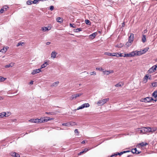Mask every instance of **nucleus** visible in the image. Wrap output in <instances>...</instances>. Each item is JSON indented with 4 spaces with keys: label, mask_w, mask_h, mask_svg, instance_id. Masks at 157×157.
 <instances>
[{
    "label": "nucleus",
    "mask_w": 157,
    "mask_h": 157,
    "mask_svg": "<svg viewBox=\"0 0 157 157\" xmlns=\"http://www.w3.org/2000/svg\"><path fill=\"white\" fill-rule=\"evenodd\" d=\"M109 100V98H107L104 99L102 100H100L97 102V104L99 105H103Z\"/></svg>",
    "instance_id": "nucleus-1"
},
{
    "label": "nucleus",
    "mask_w": 157,
    "mask_h": 157,
    "mask_svg": "<svg viewBox=\"0 0 157 157\" xmlns=\"http://www.w3.org/2000/svg\"><path fill=\"white\" fill-rule=\"evenodd\" d=\"M103 3L105 6H109L112 4V2L111 0H103Z\"/></svg>",
    "instance_id": "nucleus-2"
},
{
    "label": "nucleus",
    "mask_w": 157,
    "mask_h": 157,
    "mask_svg": "<svg viewBox=\"0 0 157 157\" xmlns=\"http://www.w3.org/2000/svg\"><path fill=\"white\" fill-rule=\"evenodd\" d=\"M152 100H154L152 97H147L144 98L142 101L146 103L150 102Z\"/></svg>",
    "instance_id": "nucleus-3"
},
{
    "label": "nucleus",
    "mask_w": 157,
    "mask_h": 157,
    "mask_svg": "<svg viewBox=\"0 0 157 157\" xmlns=\"http://www.w3.org/2000/svg\"><path fill=\"white\" fill-rule=\"evenodd\" d=\"M53 118L49 117H43L42 120H43V122H46L48 121L51 120H53Z\"/></svg>",
    "instance_id": "nucleus-4"
},
{
    "label": "nucleus",
    "mask_w": 157,
    "mask_h": 157,
    "mask_svg": "<svg viewBox=\"0 0 157 157\" xmlns=\"http://www.w3.org/2000/svg\"><path fill=\"white\" fill-rule=\"evenodd\" d=\"M140 134H144L145 130L144 129V127H143L141 128L138 129V130L137 131Z\"/></svg>",
    "instance_id": "nucleus-5"
},
{
    "label": "nucleus",
    "mask_w": 157,
    "mask_h": 157,
    "mask_svg": "<svg viewBox=\"0 0 157 157\" xmlns=\"http://www.w3.org/2000/svg\"><path fill=\"white\" fill-rule=\"evenodd\" d=\"M41 71L40 69H36L33 70L31 74L33 75H35L36 74L38 73Z\"/></svg>",
    "instance_id": "nucleus-6"
},
{
    "label": "nucleus",
    "mask_w": 157,
    "mask_h": 157,
    "mask_svg": "<svg viewBox=\"0 0 157 157\" xmlns=\"http://www.w3.org/2000/svg\"><path fill=\"white\" fill-rule=\"evenodd\" d=\"M9 7L7 6H3L0 10V13H2L5 11V10H6L8 9Z\"/></svg>",
    "instance_id": "nucleus-7"
},
{
    "label": "nucleus",
    "mask_w": 157,
    "mask_h": 157,
    "mask_svg": "<svg viewBox=\"0 0 157 157\" xmlns=\"http://www.w3.org/2000/svg\"><path fill=\"white\" fill-rule=\"evenodd\" d=\"M42 118L40 119L36 118L34 119L35 123H43V120H42Z\"/></svg>",
    "instance_id": "nucleus-8"
},
{
    "label": "nucleus",
    "mask_w": 157,
    "mask_h": 157,
    "mask_svg": "<svg viewBox=\"0 0 157 157\" xmlns=\"http://www.w3.org/2000/svg\"><path fill=\"white\" fill-rule=\"evenodd\" d=\"M144 129L145 130V133L146 132H151V127H144Z\"/></svg>",
    "instance_id": "nucleus-9"
},
{
    "label": "nucleus",
    "mask_w": 157,
    "mask_h": 157,
    "mask_svg": "<svg viewBox=\"0 0 157 157\" xmlns=\"http://www.w3.org/2000/svg\"><path fill=\"white\" fill-rule=\"evenodd\" d=\"M131 152L132 153H136V154H140L141 152L140 151H137L136 149V148H135L134 149H132Z\"/></svg>",
    "instance_id": "nucleus-10"
},
{
    "label": "nucleus",
    "mask_w": 157,
    "mask_h": 157,
    "mask_svg": "<svg viewBox=\"0 0 157 157\" xmlns=\"http://www.w3.org/2000/svg\"><path fill=\"white\" fill-rule=\"evenodd\" d=\"M88 151V149L87 148H85L82 151H81L79 153L78 155H82V154L83 153H85L86 152Z\"/></svg>",
    "instance_id": "nucleus-11"
},
{
    "label": "nucleus",
    "mask_w": 157,
    "mask_h": 157,
    "mask_svg": "<svg viewBox=\"0 0 157 157\" xmlns=\"http://www.w3.org/2000/svg\"><path fill=\"white\" fill-rule=\"evenodd\" d=\"M134 38V34L132 33H131L130 34V36L129 37L128 40L129 41L132 42Z\"/></svg>",
    "instance_id": "nucleus-12"
},
{
    "label": "nucleus",
    "mask_w": 157,
    "mask_h": 157,
    "mask_svg": "<svg viewBox=\"0 0 157 157\" xmlns=\"http://www.w3.org/2000/svg\"><path fill=\"white\" fill-rule=\"evenodd\" d=\"M48 65V63L47 62H45L44 63L42 64L41 66L40 69L42 68H44Z\"/></svg>",
    "instance_id": "nucleus-13"
},
{
    "label": "nucleus",
    "mask_w": 157,
    "mask_h": 157,
    "mask_svg": "<svg viewBox=\"0 0 157 157\" xmlns=\"http://www.w3.org/2000/svg\"><path fill=\"white\" fill-rule=\"evenodd\" d=\"M57 55V53L55 51H53L51 53V57L53 58H56V56Z\"/></svg>",
    "instance_id": "nucleus-14"
},
{
    "label": "nucleus",
    "mask_w": 157,
    "mask_h": 157,
    "mask_svg": "<svg viewBox=\"0 0 157 157\" xmlns=\"http://www.w3.org/2000/svg\"><path fill=\"white\" fill-rule=\"evenodd\" d=\"M149 49V48L146 47L144 48L143 50L141 51V52L142 53V55L145 53Z\"/></svg>",
    "instance_id": "nucleus-15"
},
{
    "label": "nucleus",
    "mask_w": 157,
    "mask_h": 157,
    "mask_svg": "<svg viewBox=\"0 0 157 157\" xmlns=\"http://www.w3.org/2000/svg\"><path fill=\"white\" fill-rule=\"evenodd\" d=\"M103 72L104 73V74L108 75L110 73H113V70L105 71H103Z\"/></svg>",
    "instance_id": "nucleus-16"
},
{
    "label": "nucleus",
    "mask_w": 157,
    "mask_h": 157,
    "mask_svg": "<svg viewBox=\"0 0 157 157\" xmlns=\"http://www.w3.org/2000/svg\"><path fill=\"white\" fill-rule=\"evenodd\" d=\"M6 113L5 112H3L0 113V118H2L4 117H6Z\"/></svg>",
    "instance_id": "nucleus-17"
},
{
    "label": "nucleus",
    "mask_w": 157,
    "mask_h": 157,
    "mask_svg": "<svg viewBox=\"0 0 157 157\" xmlns=\"http://www.w3.org/2000/svg\"><path fill=\"white\" fill-rule=\"evenodd\" d=\"M97 35L96 33H93L92 34L90 35V37L91 39L94 38Z\"/></svg>",
    "instance_id": "nucleus-18"
},
{
    "label": "nucleus",
    "mask_w": 157,
    "mask_h": 157,
    "mask_svg": "<svg viewBox=\"0 0 157 157\" xmlns=\"http://www.w3.org/2000/svg\"><path fill=\"white\" fill-rule=\"evenodd\" d=\"M62 124L63 126L68 127L72 125V124L71 122L63 123Z\"/></svg>",
    "instance_id": "nucleus-19"
},
{
    "label": "nucleus",
    "mask_w": 157,
    "mask_h": 157,
    "mask_svg": "<svg viewBox=\"0 0 157 157\" xmlns=\"http://www.w3.org/2000/svg\"><path fill=\"white\" fill-rule=\"evenodd\" d=\"M149 76L148 75H146L144 78V81L145 83H146L147 82V79L148 78Z\"/></svg>",
    "instance_id": "nucleus-20"
},
{
    "label": "nucleus",
    "mask_w": 157,
    "mask_h": 157,
    "mask_svg": "<svg viewBox=\"0 0 157 157\" xmlns=\"http://www.w3.org/2000/svg\"><path fill=\"white\" fill-rule=\"evenodd\" d=\"M136 53V56H140L142 55V52H141V50L140 51H135Z\"/></svg>",
    "instance_id": "nucleus-21"
},
{
    "label": "nucleus",
    "mask_w": 157,
    "mask_h": 157,
    "mask_svg": "<svg viewBox=\"0 0 157 157\" xmlns=\"http://www.w3.org/2000/svg\"><path fill=\"white\" fill-rule=\"evenodd\" d=\"M135 51H133L131 52H130V54L131 57H133L136 56Z\"/></svg>",
    "instance_id": "nucleus-22"
},
{
    "label": "nucleus",
    "mask_w": 157,
    "mask_h": 157,
    "mask_svg": "<svg viewBox=\"0 0 157 157\" xmlns=\"http://www.w3.org/2000/svg\"><path fill=\"white\" fill-rule=\"evenodd\" d=\"M151 133H152L155 132L157 129V128L156 127H151Z\"/></svg>",
    "instance_id": "nucleus-23"
},
{
    "label": "nucleus",
    "mask_w": 157,
    "mask_h": 157,
    "mask_svg": "<svg viewBox=\"0 0 157 157\" xmlns=\"http://www.w3.org/2000/svg\"><path fill=\"white\" fill-rule=\"evenodd\" d=\"M152 96L154 97L155 98L157 97V90L154 92L152 94Z\"/></svg>",
    "instance_id": "nucleus-24"
},
{
    "label": "nucleus",
    "mask_w": 157,
    "mask_h": 157,
    "mask_svg": "<svg viewBox=\"0 0 157 157\" xmlns=\"http://www.w3.org/2000/svg\"><path fill=\"white\" fill-rule=\"evenodd\" d=\"M82 106H83L84 108L85 107L87 108L90 106V104L88 103H84L82 105Z\"/></svg>",
    "instance_id": "nucleus-25"
},
{
    "label": "nucleus",
    "mask_w": 157,
    "mask_h": 157,
    "mask_svg": "<svg viewBox=\"0 0 157 157\" xmlns=\"http://www.w3.org/2000/svg\"><path fill=\"white\" fill-rule=\"evenodd\" d=\"M59 81L53 83H52L51 85L52 86H56L59 83Z\"/></svg>",
    "instance_id": "nucleus-26"
},
{
    "label": "nucleus",
    "mask_w": 157,
    "mask_h": 157,
    "mask_svg": "<svg viewBox=\"0 0 157 157\" xmlns=\"http://www.w3.org/2000/svg\"><path fill=\"white\" fill-rule=\"evenodd\" d=\"M146 41V37L145 35H143L142 41L143 43H144Z\"/></svg>",
    "instance_id": "nucleus-27"
},
{
    "label": "nucleus",
    "mask_w": 157,
    "mask_h": 157,
    "mask_svg": "<svg viewBox=\"0 0 157 157\" xmlns=\"http://www.w3.org/2000/svg\"><path fill=\"white\" fill-rule=\"evenodd\" d=\"M82 94V93H78V94H74L75 95V98L78 97H80V96H81Z\"/></svg>",
    "instance_id": "nucleus-28"
},
{
    "label": "nucleus",
    "mask_w": 157,
    "mask_h": 157,
    "mask_svg": "<svg viewBox=\"0 0 157 157\" xmlns=\"http://www.w3.org/2000/svg\"><path fill=\"white\" fill-rule=\"evenodd\" d=\"M56 20L58 22H59L60 23L62 22L63 21L62 19L60 17H57L56 18Z\"/></svg>",
    "instance_id": "nucleus-29"
},
{
    "label": "nucleus",
    "mask_w": 157,
    "mask_h": 157,
    "mask_svg": "<svg viewBox=\"0 0 157 157\" xmlns=\"http://www.w3.org/2000/svg\"><path fill=\"white\" fill-rule=\"evenodd\" d=\"M86 24L88 25H91V22L88 20H86L85 21Z\"/></svg>",
    "instance_id": "nucleus-30"
},
{
    "label": "nucleus",
    "mask_w": 157,
    "mask_h": 157,
    "mask_svg": "<svg viewBox=\"0 0 157 157\" xmlns=\"http://www.w3.org/2000/svg\"><path fill=\"white\" fill-rule=\"evenodd\" d=\"M42 29L43 31H44V32L46 31H48L49 30V29H48V27H43L42 28Z\"/></svg>",
    "instance_id": "nucleus-31"
},
{
    "label": "nucleus",
    "mask_w": 157,
    "mask_h": 157,
    "mask_svg": "<svg viewBox=\"0 0 157 157\" xmlns=\"http://www.w3.org/2000/svg\"><path fill=\"white\" fill-rule=\"evenodd\" d=\"M147 144L146 143L142 142L139 144V145L141 146V147H144L146 146Z\"/></svg>",
    "instance_id": "nucleus-32"
},
{
    "label": "nucleus",
    "mask_w": 157,
    "mask_h": 157,
    "mask_svg": "<svg viewBox=\"0 0 157 157\" xmlns=\"http://www.w3.org/2000/svg\"><path fill=\"white\" fill-rule=\"evenodd\" d=\"M82 31V29L81 28H78L77 29H74V32H79L80 31Z\"/></svg>",
    "instance_id": "nucleus-33"
},
{
    "label": "nucleus",
    "mask_w": 157,
    "mask_h": 157,
    "mask_svg": "<svg viewBox=\"0 0 157 157\" xmlns=\"http://www.w3.org/2000/svg\"><path fill=\"white\" fill-rule=\"evenodd\" d=\"M132 42L129 41L128 40V41L126 43V45L127 46V47H129L131 45Z\"/></svg>",
    "instance_id": "nucleus-34"
},
{
    "label": "nucleus",
    "mask_w": 157,
    "mask_h": 157,
    "mask_svg": "<svg viewBox=\"0 0 157 157\" xmlns=\"http://www.w3.org/2000/svg\"><path fill=\"white\" fill-rule=\"evenodd\" d=\"M152 69H153V70L155 71L156 69L157 68V64L153 66L152 67Z\"/></svg>",
    "instance_id": "nucleus-35"
},
{
    "label": "nucleus",
    "mask_w": 157,
    "mask_h": 157,
    "mask_svg": "<svg viewBox=\"0 0 157 157\" xmlns=\"http://www.w3.org/2000/svg\"><path fill=\"white\" fill-rule=\"evenodd\" d=\"M26 3L28 5H30L33 3V1H32L29 0L27 1Z\"/></svg>",
    "instance_id": "nucleus-36"
},
{
    "label": "nucleus",
    "mask_w": 157,
    "mask_h": 157,
    "mask_svg": "<svg viewBox=\"0 0 157 157\" xmlns=\"http://www.w3.org/2000/svg\"><path fill=\"white\" fill-rule=\"evenodd\" d=\"M104 55H107L109 56H112V53H110L108 52H105L104 53Z\"/></svg>",
    "instance_id": "nucleus-37"
},
{
    "label": "nucleus",
    "mask_w": 157,
    "mask_h": 157,
    "mask_svg": "<svg viewBox=\"0 0 157 157\" xmlns=\"http://www.w3.org/2000/svg\"><path fill=\"white\" fill-rule=\"evenodd\" d=\"M124 57H131L130 53H129L128 54H124Z\"/></svg>",
    "instance_id": "nucleus-38"
},
{
    "label": "nucleus",
    "mask_w": 157,
    "mask_h": 157,
    "mask_svg": "<svg viewBox=\"0 0 157 157\" xmlns=\"http://www.w3.org/2000/svg\"><path fill=\"white\" fill-rule=\"evenodd\" d=\"M123 84H120V83L119 82L118 83H117V84H116L115 85V86L116 87H119V86H123Z\"/></svg>",
    "instance_id": "nucleus-39"
},
{
    "label": "nucleus",
    "mask_w": 157,
    "mask_h": 157,
    "mask_svg": "<svg viewBox=\"0 0 157 157\" xmlns=\"http://www.w3.org/2000/svg\"><path fill=\"white\" fill-rule=\"evenodd\" d=\"M151 86L153 87L157 86V82H154L151 83Z\"/></svg>",
    "instance_id": "nucleus-40"
},
{
    "label": "nucleus",
    "mask_w": 157,
    "mask_h": 157,
    "mask_svg": "<svg viewBox=\"0 0 157 157\" xmlns=\"http://www.w3.org/2000/svg\"><path fill=\"white\" fill-rule=\"evenodd\" d=\"M6 52V49H5V47H4L2 49L0 50V52H2L3 53H5Z\"/></svg>",
    "instance_id": "nucleus-41"
},
{
    "label": "nucleus",
    "mask_w": 157,
    "mask_h": 157,
    "mask_svg": "<svg viewBox=\"0 0 157 157\" xmlns=\"http://www.w3.org/2000/svg\"><path fill=\"white\" fill-rule=\"evenodd\" d=\"M70 98L71 100H73L76 99L74 94L72 95Z\"/></svg>",
    "instance_id": "nucleus-42"
},
{
    "label": "nucleus",
    "mask_w": 157,
    "mask_h": 157,
    "mask_svg": "<svg viewBox=\"0 0 157 157\" xmlns=\"http://www.w3.org/2000/svg\"><path fill=\"white\" fill-rule=\"evenodd\" d=\"M6 79V78H5L3 77L0 76V82H2L4 81L5 79Z\"/></svg>",
    "instance_id": "nucleus-43"
},
{
    "label": "nucleus",
    "mask_w": 157,
    "mask_h": 157,
    "mask_svg": "<svg viewBox=\"0 0 157 157\" xmlns=\"http://www.w3.org/2000/svg\"><path fill=\"white\" fill-rule=\"evenodd\" d=\"M40 1V0H34L33 1V4H37L39 3Z\"/></svg>",
    "instance_id": "nucleus-44"
},
{
    "label": "nucleus",
    "mask_w": 157,
    "mask_h": 157,
    "mask_svg": "<svg viewBox=\"0 0 157 157\" xmlns=\"http://www.w3.org/2000/svg\"><path fill=\"white\" fill-rule=\"evenodd\" d=\"M123 46V44H118L115 46L117 48H121Z\"/></svg>",
    "instance_id": "nucleus-45"
},
{
    "label": "nucleus",
    "mask_w": 157,
    "mask_h": 157,
    "mask_svg": "<svg viewBox=\"0 0 157 157\" xmlns=\"http://www.w3.org/2000/svg\"><path fill=\"white\" fill-rule=\"evenodd\" d=\"M154 72V71L153 70V69H152L151 67L150 68L148 71V72L150 73H152Z\"/></svg>",
    "instance_id": "nucleus-46"
},
{
    "label": "nucleus",
    "mask_w": 157,
    "mask_h": 157,
    "mask_svg": "<svg viewBox=\"0 0 157 157\" xmlns=\"http://www.w3.org/2000/svg\"><path fill=\"white\" fill-rule=\"evenodd\" d=\"M96 70H99L102 71L103 72L104 69L101 67V68H99V67H97L96 68Z\"/></svg>",
    "instance_id": "nucleus-47"
},
{
    "label": "nucleus",
    "mask_w": 157,
    "mask_h": 157,
    "mask_svg": "<svg viewBox=\"0 0 157 157\" xmlns=\"http://www.w3.org/2000/svg\"><path fill=\"white\" fill-rule=\"evenodd\" d=\"M12 63H11L10 64H9L6 65L5 66V68H7L9 67H12V66L11 65V64Z\"/></svg>",
    "instance_id": "nucleus-48"
},
{
    "label": "nucleus",
    "mask_w": 157,
    "mask_h": 157,
    "mask_svg": "<svg viewBox=\"0 0 157 157\" xmlns=\"http://www.w3.org/2000/svg\"><path fill=\"white\" fill-rule=\"evenodd\" d=\"M16 152H11V153L10 154V155H11L13 157H15V156H16Z\"/></svg>",
    "instance_id": "nucleus-49"
},
{
    "label": "nucleus",
    "mask_w": 157,
    "mask_h": 157,
    "mask_svg": "<svg viewBox=\"0 0 157 157\" xmlns=\"http://www.w3.org/2000/svg\"><path fill=\"white\" fill-rule=\"evenodd\" d=\"M83 108H84V107H83V106H82V105L81 106L78 107L77 108V110H79V109H83Z\"/></svg>",
    "instance_id": "nucleus-50"
},
{
    "label": "nucleus",
    "mask_w": 157,
    "mask_h": 157,
    "mask_svg": "<svg viewBox=\"0 0 157 157\" xmlns=\"http://www.w3.org/2000/svg\"><path fill=\"white\" fill-rule=\"evenodd\" d=\"M117 155L118 154H117V153H114L113 154L109 157H113L115 156H117Z\"/></svg>",
    "instance_id": "nucleus-51"
},
{
    "label": "nucleus",
    "mask_w": 157,
    "mask_h": 157,
    "mask_svg": "<svg viewBox=\"0 0 157 157\" xmlns=\"http://www.w3.org/2000/svg\"><path fill=\"white\" fill-rule=\"evenodd\" d=\"M70 26L71 27H72L73 28L75 27V25L74 24H72L71 23H70Z\"/></svg>",
    "instance_id": "nucleus-52"
},
{
    "label": "nucleus",
    "mask_w": 157,
    "mask_h": 157,
    "mask_svg": "<svg viewBox=\"0 0 157 157\" xmlns=\"http://www.w3.org/2000/svg\"><path fill=\"white\" fill-rule=\"evenodd\" d=\"M117 54L118 53H112V56H117Z\"/></svg>",
    "instance_id": "nucleus-53"
},
{
    "label": "nucleus",
    "mask_w": 157,
    "mask_h": 157,
    "mask_svg": "<svg viewBox=\"0 0 157 157\" xmlns=\"http://www.w3.org/2000/svg\"><path fill=\"white\" fill-rule=\"evenodd\" d=\"M74 132L75 133H77L78 135L79 134V132L77 129H75V130Z\"/></svg>",
    "instance_id": "nucleus-54"
},
{
    "label": "nucleus",
    "mask_w": 157,
    "mask_h": 157,
    "mask_svg": "<svg viewBox=\"0 0 157 157\" xmlns=\"http://www.w3.org/2000/svg\"><path fill=\"white\" fill-rule=\"evenodd\" d=\"M117 55H118V56H117V57H122L124 55H122V54L120 53L119 54V53H118V54H117Z\"/></svg>",
    "instance_id": "nucleus-55"
},
{
    "label": "nucleus",
    "mask_w": 157,
    "mask_h": 157,
    "mask_svg": "<svg viewBox=\"0 0 157 157\" xmlns=\"http://www.w3.org/2000/svg\"><path fill=\"white\" fill-rule=\"evenodd\" d=\"M54 7L53 6H51L50 7V9L52 11L54 10Z\"/></svg>",
    "instance_id": "nucleus-56"
},
{
    "label": "nucleus",
    "mask_w": 157,
    "mask_h": 157,
    "mask_svg": "<svg viewBox=\"0 0 157 157\" xmlns=\"http://www.w3.org/2000/svg\"><path fill=\"white\" fill-rule=\"evenodd\" d=\"M90 74L91 75H96V72L95 71H93L91 72Z\"/></svg>",
    "instance_id": "nucleus-57"
},
{
    "label": "nucleus",
    "mask_w": 157,
    "mask_h": 157,
    "mask_svg": "<svg viewBox=\"0 0 157 157\" xmlns=\"http://www.w3.org/2000/svg\"><path fill=\"white\" fill-rule=\"evenodd\" d=\"M46 113L48 114H50V115H54V113L53 112H46Z\"/></svg>",
    "instance_id": "nucleus-58"
},
{
    "label": "nucleus",
    "mask_w": 157,
    "mask_h": 157,
    "mask_svg": "<svg viewBox=\"0 0 157 157\" xmlns=\"http://www.w3.org/2000/svg\"><path fill=\"white\" fill-rule=\"evenodd\" d=\"M34 119H31L29 120V121L31 122L34 123Z\"/></svg>",
    "instance_id": "nucleus-59"
},
{
    "label": "nucleus",
    "mask_w": 157,
    "mask_h": 157,
    "mask_svg": "<svg viewBox=\"0 0 157 157\" xmlns=\"http://www.w3.org/2000/svg\"><path fill=\"white\" fill-rule=\"evenodd\" d=\"M24 44L23 42H19L17 45V47H18L20 45H21L22 44Z\"/></svg>",
    "instance_id": "nucleus-60"
},
{
    "label": "nucleus",
    "mask_w": 157,
    "mask_h": 157,
    "mask_svg": "<svg viewBox=\"0 0 157 157\" xmlns=\"http://www.w3.org/2000/svg\"><path fill=\"white\" fill-rule=\"evenodd\" d=\"M131 152L129 150H128V151H122V153H123V154L124 153H127V152Z\"/></svg>",
    "instance_id": "nucleus-61"
},
{
    "label": "nucleus",
    "mask_w": 157,
    "mask_h": 157,
    "mask_svg": "<svg viewBox=\"0 0 157 157\" xmlns=\"http://www.w3.org/2000/svg\"><path fill=\"white\" fill-rule=\"evenodd\" d=\"M117 154H118V155H121L123 154V153H122V152H121L120 153L117 152Z\"/></svg>",
    "instance_id": "nucleus-62"
},
{
    "label": "nucleus",
    "mask_w": 157,
    "mask_h": 157,
    "mask_svg": "<svg viewBox=\"0 0 157 157\" xmlns=\"http://www.w3.org/2000/svg\"><path fill=\"white\" fill-rule=\"evenodd\" d=\"M16 155L15 157H20V155L17 153H16Z\"/></svg>",
    "instance_id": "nucleus-63"
},
{
    "label": "nucleus",
    "mask_w": 157,
    "mask_h": 157,
    "mask_svg": "<svg viewBox=\"0 0 157 157\" xmlns=\"http://www.w3.org/2000/svg\"><path fill=\"white\" fill-rule=\"evenodd\" d=\"M33 132V130H30V131H29L27 133H26L25 134H27L28 133H29L30 132Z\"/></svg>",
    "instance_id": "nucleus-64"
}]
</instances>
